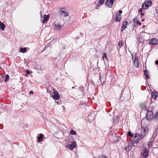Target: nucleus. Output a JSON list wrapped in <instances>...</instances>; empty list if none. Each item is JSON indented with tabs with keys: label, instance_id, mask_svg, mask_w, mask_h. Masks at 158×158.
Here are the masks:
<instances>
[{
	"label": "nucleus",
	"instance_id": "1",
	"mask_svg": "<svg viewBox=\"0 0 158 158\" xmlns=\"http://www.w3.org/2000/svg\"><path fill=\"white\" fill-rule=\"evenodd\" d=\"M140 133H136L134 136L135 139H136V143L139 142V140L142 139L145 135L148 133V128L147 127H142L139 129Z\"/></svg>",
	"mask_w": 158,
	"mask_h": 158
},
{
	"label": "nucleus",
	"instance_id": "2",
	"mask_svg": "<svg viewBox=\"0 0 158 158\" xmlns=\"http://www.w3.org/2000/svg\"><path fill=\"white\" fill-rule=\"evenodd\" d=\"M59 13L61 16L63 17L68 16L69 15L68 12L64 8H62L60 10Z\"/></svg>",
	"mask_w": 158,
	"mask_h": 158
},
{
	"label": "nucleus",
	"instance_id": "3",
	"mask_svg": "<svg viewBox=\"0 0 158 158\" xmlns=\"http://www.w3.org/2000/svg\"><path fill=\"white\" fill-rule=\"evenodd\" d=\"M152 4L151 2L150 1H146L143 3L142 6V7L143 9H147L149 6H151Z\"/></svg>",
	"mask_w": 158,
	"mask_h": 158
},
{
	"label": "nucleus",
	"instance_id": "4",
	"mask_svg": "<svg viewBox=\"0 0 158 158\" xmlns=\"http://www.w3.org/2000/svg\"><path fill=\"white\" fill-rule=\"evenodd\" d=\"M149 44L151 45H157L158 44V40L156 39H151L149 42Z\"/></svg>",
	"mask_w": 158,
	"mask_h": 158
},
{
	"label": "nucleus",
	"instance_id": "5",
	"mask_svg": "<svg viewBox=\"0 0 158 158\" xmlns=\"http://www.w3.org/2000/svg\"><path fill=\"white\" fill-rule=\"evenodd\" d=\"M152 99L151 100V102H153L158 96V94L155 91L152 93Z\"/></svg>",
	"mask_w": 158,
	"mask_h": 158
},
{
	"label": "nucleus",
	"instance_id": "6",
	"mask_svg": "<svg viewBox=\"0 0 158 158\" xmlns=\"http://www.w3.org/2000/svg\"><path fill=\"white\" fill-rule=\"evenodd\" d=\"M54 95H52V97L55 100H58L60 98L58 93L56 91H53Z\"/></svg>",
	"mask_w": 158,
	"mask_h": 158
},
{
	"label": "nucleus",
	"instance_id": "7",
	"mask_svg": "<svg viewBox=\"0 0 158 158\" xmlns=\"http://www.w3.org/2000/svg\"><path fill=\"white\" fill-rule=\"evenodd\" d=\"M114 0H107L106 2V4L109 7H111L113 4Z\"/></svg>",
	"mask_w": 158,
	"mask_h": 158
},
{
	"label": "nucleus",
	"instance_id": "8",
	"mask_svg": "<svg viewBox=\"0 0 158 158\" xmlns=\"http://www.w3.org/2000/svg\"><path fill=\"white\" fill-rule=\"evenodd\" d=\"M76 146V143L74 142H73L71 144L67 145V147L70 150H73L75 148Z\"/></svg>",
	"mask_w": 158,
	"mask_h": 158
},
{
	"label": "nucleus",
	"instance_id": "9",
	"mask_svg": "<svg viewBox=\"0 0 158 158\" xmlns=\"http://www.w3.org/2000/svg\"><path fill=\"white\" fill-rule=\"evenodd\" d=\"M146 117L148 119H151L153 117V112L150 110H148L146 114Z\"/></svg>",
	"mask_w": 158,
	"mask_h": 158
},
{
	"label": "nucleus",
	"instance_id": "10",
	"mask_svg": "<svg viewBox=\"0 0 158 158\" xmlns=\"http://www.w3.org/2000/svg\"><path fill=\"white\" fill-rule=\"evenodd\" d=\"M134 66L135 68H138L139 67V61L138 59L135 57V59L134 60Z\"/></svg>",
	"mask_w": 158,
	"mask_h": 158
},
{
	"label": "nucleus",
	"instance_id": "11",
	"mask_svg": "<svg viewBox=\"0 0 158 158\" xmlns=\"http://www.w3.org/2000/svg\"><path fill=\"white\" fill-rule=\"evenodd\" d=\"M140 106L141 108H143L145 110H147L148 109V107L147 106V105L145 103H140Z\"/></svg>",
	"mask_w": 158,
	"mask_h": 158
},
{
	"label": "nucleus",
	"instance_id": "12",
	"mask_svg": "<svg viewBox=\"0 0 158 158\" xmlns=\"http://www.w3.org/2000/svg\"><path fill=\"white\" fill-rule=\"evenodd\" d=\"M44 19L43 20V22L44 23H46L49 20V15H44L43 16Z\"/></svg>",
	"mask_w": 158,
	"mask_h": 158
},
{
	"label": "nucleus",
	"instance_id": "13",
	"mask_svg": "<svg viewBox=\"0 0 158 158\" xmlns=\"http://www.w3.org/2000/svg\"><path fill=\"white\" fill-rule=\"evenodd\" d=\"M127 23L126 21H124L122 25V28H121V32H122L126 28V25Z\"/></svg>",
	"mask_w": 158,
	"mask_h": 158
},
{
	"label": "nucleus",
	"instance_id": "14",
	"mask_svg": "<svg viewBox=\"0 0 158 158\" xmlns=\"http://www.w3.org/2000/svg\"><path fill=\"white\" fill-rule=\"evenodd\" d=\"M148 153L149 151L148 149L146 148H145L143 151V156L145 158L147 157L148 155Z\"/></svg>",
	"mask_w": 158,
	"mask_h": 158
},
{
	"label": "nucleus",
	"instance_id": "15",
	"mask_svg": "<svg viewBox=\"0 0 158 158\" xmlns=\"http://www.w3.org/2000/svg\"><path fill=\"white\" fill-rule=\"evenodd\" d=\"M121 19L120 15L119 14H117L115 20V22H118L120 21Z\"/></svg>",
	"mask_w": 158,
	"mask_h": 158
},
{
	"label": "nucleus",
	"instance_id": "16",
	"mask_svg": "<svg viewBox=\"0 0 158 158\" xmlns=\"http://www.w3.org/2000/svg\"><path fill=\"white\" fill-rule=\"evenodd\" d=\"M55 28L58 30H60L62 28V26L60 24L58 23L56 24L55 23Z\"/></svg>",
	"mask_w": 158,
	"mask_h": 158
},
{
	"label": "nucleus",
	"instance_id": "17",
	"mask_svg": "<svg viewBox=\"0 0 158 158\" xmlns=\"http://www.w3.org/2000/svg\"><path fill=\"white\" fill-rule=\"evenodd\" d=\"M157 129H156L154 133L153 134L152 137L150 139L151 141H153L157 135Z\"/></svg>",
	"mask_w": 158,
	"mask_h": 158
},
{
	"label": "nucleus",
	"instance_id": "18",
	"mask_svg": "<svg viewBox=\"0 0 158 158\" xmlns=\"http://www.w3.org/2000/svg\"><path fill=\"white\" fill-rule=\"evenodd\" d=\"M143 73L144 74V75L145 76V77L147 79H149V76L148 74V71L146 70H143Z\"/></svg>",
	"mask_w": 158,
	"mask_h": 158
},
{
	"label": "nucleus",
	"instance_id": "19",
	"mask_svg": "<svg viewBox=\"0 0 158 158\" xmlns=\"http://www.w3.org/2000/svg\"><path fill=\"white\" fill-rule=\"evenodd\" d=\"M5 27V25L0 21V28L2 31L4 30Z\"/></svg>",
	"mask_w": 158,
	"mask_h": 158
},
{
	"label": "nucleus",
	"instance_id": "20",
	"mask_svg": "<svg viewBox=\"0 0 158 158\" xmlns=\"http://www.w3.org/2000/svg\"><path fill=\"white\" fill-rule=\"evenodd\" d=\"M44 135L42 134H40V136L38 137V141L39 142H40L42 140V139Z\"/></svg>",
	"mask_w": 158,
	"mask_h": 158
},
{
	"label": "nucleus",
	"instance_id": "21",
	"mask_svg": "<svg viewBox=\"0 0 158 158\" xmlns=\"http://www.w3.org/2000/svg\"><path fill=\"white\" fill-rule=\"evenodd\" d=\"M136 20V19L134 18L133 19V21L134 23H136L139 25H140L141 24V23L139 21H135Z\"/></svg>",
	"mask_w": 158,
	"mask_h": 158
},
{
	"label": "nucleus",
	"instance_id": "22",
	"mask_svg": "<svg viewBox=\"0 0 158 158\" xmlns=\"http://www.w3.org/2000/svg\"><path fill=\"white\" fill-rule=\"evenodd\" d=\"M26 48H23L22 47H21L20 48V52H22L23 53H25V52H26Z\"/></svg>",
	"mask_w": 158,
	"mask_h": 158
},
{
	"label": "nucleus",
	"instance_id": "23",
	"mask_svg": "<svg viewBox=\"0 0 158 158\" xmlns=\"http://www.w3.org/2000/svg\"><path fill=\"white\" fill-rule=\"evenodd\" d=\"M102 58L104 60H107V58L106 56V54L105 52H104L103 54Z\"/></svg>",
	"mask_w": 158,
	"mask_h": 158
},
{
	"label": "nucleus",
	"instance_id": "24",
	"mask_svg": "<svg viewBox=\"0 0 158 158\" xmlns=\"http://www.w3.org/2000/svg\"><path fill=\"white\" fill-rule=\"evenodd\" d=\"M104 2V0H99L98 3V5H102Z\"/></svg>",
	"mask_w": 158,
	"mask_h": 158
},
{
	"label": "nucleus",
	"instance_id": "25",
	"mask_svg": "<svg viewBox=\"0 0 158 158\" xmlns=\"http://www.w3.org/2000/svg\"><path fill=\"white\" fill-rule=\"evenodd\" d=\"M153 117L156 120H158V112L156 113L154 115H153Z\"/></svg>",
	"mask_w": 158,
	"mask_h": 158
},
{
	"label": "nucleus",
	"instance_id": "26",
	"mask_svg": "<svg viewBox=\"0 0 158 158\" xmlns=\"http://www.w3.org/2000/svg\"><path fill=\"white\" fill-rule=\"evenodd\" d=\"M9 76L8 74H6L5 77V82H6L9 81Z\"/></svg>",
	"mask_w": 158,
	"mask_h": 158
},
{
	"label": "nucleus",
	"instance_id": "27",
	"mask_svg": "<svg viewBox=\"0 0 158 158\" xmlns=\"http://www.w3.org/2000/svg\"><path fill=\"white\" fill-rule=\"evenodd\" d=\"M123 41L120 40L119 41L118 43V45L119 46H122L123 45Z\"/></svg>",
	"mask_w": 158,
	"mask_h": 158
},
{
	"label": "nucleus",
	"instance_id": "28",
	"mask_svg": "<svg viewBox=\"0 0 158 158\" xmlns=\"http://www.w3.org/2000/svg\"><path fill=\"white\" fill-rule=\"evenodd\" d=\"M70 134L73 135H75L76 134V133L74 131L71 130L70 131Z\"/></svg>",
	"mask_w": 158,
	"mask_h": 158
},
{
	"label": "nucleus",
	"instance_id": "29",
	"mask_svg": "<svg viewBox=\"0 0 158 158\" xmlns=\"http://www.w3.org/2000/svg\"><path fill=\"white\" fill-rule=\"evenodd\" d=\"M127 135H128L131 137H132L133 136V135L131 134V132L130 131H129L127 133Z\"/></svg>",
	"mask_w": 158,
	"mask_h": 158
},
{
	"label": "nucleus",
	"instance_id": "30",
	"mask_svg": "<svg viewBox=\"0 0 158 158\" xmlns=\"http://www.w3.org/2000/svg\"><path fill=\"white\" fill-rule=\"evenodd\" d=\"M26 73L27 74H29L30 73V72L29 70H26Z\"/></svg>",
	"mask_w": 158,
	"mask_h": 158
},
{
	"label": "nucleus",
	"instance_id": "31",
	"mask_svg": "<svg viewBox=\"0 0 158 158\" xmlns=\"http://www.w3.org/2000/svg\"><path fill=\"white\" fill-rule=\"evenodd\" d=\"M29 93L30 94H33V92L32 91H30L29 92Z\"/></svg>",
	"mask_w": 158,
	"mask_h": 158
},
{
	"label": "nucleus",
	"instance_id": "32",
	"mask_svg": "<svg viewBox=\"0 0 158 158\" xmlns=\"http://www.w3.org/2000/svg\"><path fill=\"white\" fill-rule=\"evenodd\" d=\"M142 8H140L139 10V11L140 12V13H142Z\"/></svg>",
	"mask_w": 158,
	"mask_h": 158
},
{
	"label": "nucleus",
	"instance_id": "33",
	"mask_svg": "<svg viewBox=\"0 0 158 158\" xmlns=\"http://www.w3.org/2000/svg\"><path fill=\"white\" fill-rule=\"evenodd\" d=\"M156 64L157 65H158V60L155 61Z\"/></svg>",
	"mask_w": 158,
	"mask_h": 158
},
{
	"label": "nucleus",
	"instance_id": "34",
	"mask_svg": "<svg viewBox=\"0 0 158 158\" xmlns=\"http://www.w3.org/2000/svg\"><path fill=\"white\" fill-rule=\"evenodd\" d=\"M122 13V10H119V14H121Z\"/></svg>",
	"mask_w": 158,
	"mask_h": 158
},
{
	"label": "nucleus",
	"instance_id": "35",
	"mask_svg": "<svg viewBox=\"0 0 158 158\" xmlns=\"http://www.w3.org/2000/svg\"><path fill=\"white\" fill-rule=\"evenodd\" d=\"M102 158H107L106 156H102Z\"/></svg>",
	"mask_w": 158,
	"mask_h": 158
},
{
	"label": "nucleus",
	"instance_id": "36",
	"mask_svg": "<svg viewBox=\"0 0 158 158\" xmlns=\"http://www.w3.org/2000/svg\"><path fill=\"white\" fill-rule=\"evenodd\" d=\"M156 13L157 14V15H158V9H156Z\"/></svg>",
	"mask_w": 158,
	"mask_h": 158
},
{
	"label": "nucleus",
	"instance_id": "37",
	"mask_svg": "<svg viewBox=\"0 0 158 158\" xmlns=\"http://www.w3.org/2000/svg\"><path fill=\"white\" fill-rule=\"evenodd\" d=\"M141 15L142 16H143L144 15V14L143 13H142V12L141 13Z\"/></svg>",
	"mask_w": 158,
	"mask_h": 158
},
{
	"label": "nucleus",
	"instance_id": "38",
	"mask_svg": "<svg viewBox=\"0 0 158 158\" xmlns=\"http://www.w3.org/2000/svg\"><path fill=\"white\" fill-rule=\"evenodd\" d=\"M112 120H113V121H113V123H114V122H115V120H114V118H113V119Z\"/></svg>",
	"mask_w": 158,
	"mask_h": 158
},
{
	"label": "nucleus",
	"instance_id": "39",
	"mask_svg": "<svg viewBox=\"0 0 158 158\" xmlns=\"http://www.w3.org/2000/svg\"><path fill=\"white\" fill-rule=\"evenodd\" d=\"M98 5H98L97 6V7H96V9H98V8H99V7H98Z\"/></svg>",
	"mask_w": 158,
	"mask_h": 158
},
{
	"label": "nucleus",
	"instance_id": "40",
	"mask_svg": "<svg viewBox=\"0 0 158 158\" xmlns=\"http://www.w3.org/2000/svg\"><path fill=\"white\" fill-rule=\"evenodd\" d=\"M76 39H78V37H76Z\"/></svg>",
	"mask_w": 158,
	"mask_h": 158
},
{
	"label": "nucleus",
	"instance_id": "41",
	"mask_svg": "<svg viewBox=\"0 0 158 158\" xmlns=\"http://www.w3.org/2000/svg\"><path fill=\"white\" fill-rule=\"evenodd\" d=\"M72 89H73V88H74V87H73H73H72Z\"/></svg>",
	"mask_w": 158,
	"mask_h": 158
}]
</instances>
